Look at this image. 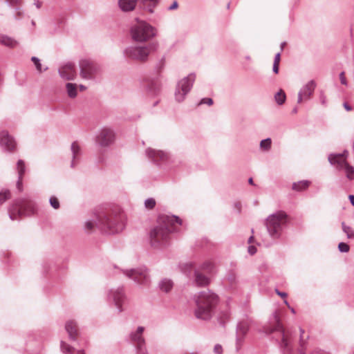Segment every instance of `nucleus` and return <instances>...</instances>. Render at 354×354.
I'll use <instances>...</instances> for the list:
<instances>
[{
	"mask_svg": "<svg viewBox=\"0 0 354 354\" xmlns=\"http://www.w3.org/2000/svg\"><path fill=\"white\" fill-rule=\"evenodd\" d=\"M6 3L10 6H15L20 5L23 0H5Z\"/></svg>",
	"mask_w": 354,
	"mask_h": 354,
	"instance_id": "nucleus-43",
	"label": "nucleus"
},
{
	"mask_svg": "<svg viewBox=\"0 0 354 354\" xmlns=\"http://www.w3.org/2000/svg\"><path fill=\"white\" fill-rule=\"evenodd\" d=\"M257 248L254 245H250L248 247V252L251 254V255H253L256 252H257Z\"/></svg>",
	"mask_w": 354,
	"mask_h": 354,
	"instance_id": "nucleus-50",
	"label": "nucleus"
},
{
	"mask_svg": "<svg viewBox=\"0 0 354 354\" xmlns=\"http://www.w3.org/2000/svg\"><path fill=\"white\" fill-rule=\"evenodd\" d=\"M115 140L114 131L107 127L102 128L95 138L96 144L101 147H107L111 145Z\"/></svg>",
	"mask_w": 354,
	"mask_h": 354,
	"instance_id": "nucleus-15",
	"label": "nucleus"
},
{
	"mask_svg": "<svg viewBox=\"0 0 354 354\" xmlns=\"http://www.w3.org/2000/svg\"><path fill=\"white\" fill-rule=\"evenodd\" d=\"M310 354H329V353L324 351H322V350L315 349L313 351H312L310 353Z\"/></svg>",
	"mask_w": 354,
	"mask_h": 354,
	"instance_id": "nucleus-51",
	"label": "nucleus"
},
{
	"mask_svg": "<svg viewBox=\"0 0 354 354\" xmlns=\"http://www.w3.org/2000/svg\"><path fill=\"white\" fill-rule=\"evenodd\" d=\"M174 283L171 279L165 278L160 281L158 283L159 289L165 293L169 292L173 288Z\"/></svg>",
	"mask_w": 354,
	"mask_h": 354,
	"instance_id": "nucleus-27",
	"label": "nucleus"
},
{
	"mask_svg": "<svg viewBox=\"0 0 354 354\" xmlns=\"http://www.w3.org/2000/svg\"><path fill=\"white\" fill-rule=\"evenodd\" d=\"M156 29L145 21H138L131 28L132 39L137 42H145L156 36Z\"/></svg>",
	"mask_w": 354,
	"mask_h": 354,
	"instance_id": "nucleus-8",
	"label": "nucleus"
},
{
	"mask_svg": "<svg viewBox=\"0 0 354 354\" xmlns=\"http://www.w3.org/2000/svg\"><path fill=\"white\" fill-rule=\"evenodd\" d=\"M71 151L72 153L71 167L75 168L78 165L81 156V148L77 142H73L71 144Z\"/></svg>",
	"mask_w": 354,
	"mask_h": 354,
	"instance_id": "nucleus-21",
	"label": "nucleus"
},
{
	"mask_svg": "<svg viewBox=\"0 0 354 354\" xmlns=\"http://www.w3.org/2000/svg\"><path fill=\"white\" fill-rule=\"evenodd\" d=\"M351 203L354 206V195H350L348 196Z\"/></svg>",
	"mask_w": 354,
	"mask_h": 354,
	"instance_id": "nucleus-59",
	"label": "nucleus"
},
{
	"mask_svg": "<svg viewBox=\"0 0 354 354\" xmlns=\"http://www.w3.org/2000/svg\"><path fill=\"white\" fill-rule=\"evenodd\" d=\"M286 99V94L283 90H279L275 95H274V100L277 104L282 105Z\"/></svg>",
	"mask_w": 354,
	"mask_h": 354,
	"instance_id": "nucleus-33",
	"label": "nucleus"
},
{
	"mask_svg": "<svg viewBox=\"0 0 354 354\" xmlns=\"http://www.w3.org/2000/svg\"><path fill=\"white\" fill-rule=\"evenodd\" d=\"M338 249L341 252H348L350 247L347 243L341 242L338 244Z\"/></svg>",
	"mask_w": 354,
	"mask_h": 354,
	"instance_id": "nucleus-41",
	"label": "nucleus"
},
{
	"mask_svg": "<svg viewBox=\"0 0 354 354\" xmlns=\"http://www.w3.org/2000/svg\"><path fill=\"white\" fill-rule=\"evenodd\" d=\"M77 354H85V353L83 350H80L77 351Z\"/></svg>",
	"mask_w": 354,
	"mask_h": 354,
	"instance_id": "nucleus-63",
	"label": "nucleus"
},
{
	"mask_svg": "<svg viewBox=\"0 0 354 354\" xmlns=\"http://www.w3.org/2000/svg\"><path fill=\"white\" fill-rule=\"evenodd\" d=\"M24 15L23 12L20 10V8H17L15 10V13L14 15V17L15 19L18 20L20 19Z\"/></svg>",
	"mask_w": 354,
	"mask_h": 354,
	"instance_id": "nucleus-46",
	"label": "nucleus"
},
{
	"mask_svg": "<svg viewBox=\"0 0 354 354\" xmlns=\"http://www.w3.org/2000/svg\"><path fill=\"white\" fill-rule=\"evenodd\" d=\"M11 196L8 189H2L0 190V205L8 200Z\"/></svg>",
	"mask_w": 354,
	"mask_h": 354,
	"instance_id": "nucleus-35",
	"label": "nucleus"
},
{
	"mask_svg": "<svg viewBox=\"0 0 354 354\" xmlns=\"http://www.w3.org/2000/svg\"><path fill=\"white\" fill-rule=\"evenodd\" d=\"M123 273L126 277L132 279L139 285L147 286L150 282L148 270L142 266L138 268L125 270Z\"/></svg>",
	"mask_w": 354,
	"mask_h": 354,
	"instance_id": "nucleus-13",
	"label": "nucleus"
},
{
	"mask_svg": "<svg viewBox=\"0 0 354 354\" xmlns=\"http://www.w3.org/2000/svg\"><path fill=\"white\" fill-rule=\"evenodd\" d=\"M79 68L80 77L86 81H95L101 72L100 65L88 59H80Z\"/></svg>",
	"mask_w": 354,
	"mask_h": 354,
	"instance_id": "nucleus-11",
	"label": "nucleus"
},
{
	"mask_svg": "<svg viewBox=\"0 0 354 354\" xmlns=\"http://www.w3.org/2000/svg\"><path fill=\"white\" fill-rule=\"evenodd\" d=\"M0 145L7 151H13L16 148V142L6 130L0 132Z\"/></svg>",
	"mask_w": 354,
	"mask_h": 354,
	"instance_id": "nucleus-18",
	"label": "nucleus"
},
{
	"mask_svg": "<svg viewBox=\"0 0 354 354\" xmlns=\"http://www.w3.org/2000/svg\"><path fill=\"white\" fill-rule=\"evenodd\" d=\"M340 82L344 85H347V82L344 75V72H342L339 74Z\"/></svg>",
	"mask_w": 354,
	"mask_h": 354,
	"instance_id": "nucleus-49",
	"label": "nucleus"
},
{
	"mask_svg": "<svg viewBox=\"0 0 354 354\" xmlns=\"http://www.w3.org/2000/svg\"><path fill=\"white\" fill-rule=\"evenodd\" d=\"M156 205V201L153 198H149L145 201V207L147 209H152Z\"/></svg>",
	"mask_w": 354,
	"mask_h": 354,
	"instance_id": "nucleus-38",
	"label": "nucleus"
},
{
	"mask_svg": "<svg viewBox=\"0 0 354 354\" xmlns=\"http://www.w3.org/2000/svg\"><path fill=\"white\" fill-rule=\"evenodd\" d=\"M287 223V214L283 211H279L270 215L266 221L267 230L270 236L277 239L281 236L282 231Z\"/></svg>",
	"mask_w": 354,
	"mask_h": 354,
	"instance_id": "nucleus-5",
	"label": "nucleus"
},
{
	"mask_svg": "<svg viewBox=\"0 0 354 354\" xmlns=\"http://www.w3.org/2000/svg\"><path fill=\"white\" fill-rule=\"evenodd\" d=\"M297 111H298L297 108V107H295V108L292 109V113H294V114H295V113H297Z\"/></svg>",
	"mask_w": 354,
	"mask_h": 354,
	"instance_id": "nucleus-61",
	"label": "nucleus"
},
{
	"mask_svg": "<svg viewBox=\"0 0 354 354\" xmlns=\"http://www.w3.org/2000/svg\"><path fill=\"white\" fill-rule=\"evenodd\" d=\"M214 353L216 354H222L223 353V347L221 344H217L214 347Z\"/></svg>",
	"mask_w": 354,
	"mask_h": 354,
	"instance_id": "nucleus-45",
	"label": "nucleus"
},
{
	"mask_svg": "<svg viewBox=\"0 0 354 354\" xmlns=\"http://www.w3.org/2000/svg\"><path fill=\"white\" fill-rule=\"evenodd\" d=\"M60 349L64 354H73L75 348L64 341L60 342Z\"/></svg>",
	"mask_w": 354,
	"mask_h": 354,
	"instance_id": "nucleus-32",
	"label": "nucleus"
},
{
	"mask_svg": "<svg viewBox=\"0 0 354 354\" xmlns=\"http://www.w3.org/2000/svg\"><path fill=\"white\" fill-rule=\"evenodd\" d=\"M311 182L308 180H303L292 183V189L296 192H303L306 190L310 185Z\"/></svg>",
	"mask_w": 354,
	"mask_h": 354,
	"instance_id": "nucleus-28",
	"label": "nucleus"
},
{
	"mask_svg": "<svg viewBox=\"0 0 354 354\" xmlns=\"http://www.w3.org/2000/svg\"><path fill=\"white\" fill-rule=\"evenodd\" d=\"M253 239H254V237L252 236H251L249 239H248V243H251L252 241H253Z\"/></svg>",
	"mask_w": 354,
	"mask_h": 354,
	"instance_id": "nucleus-62",
	"label": "nucleus"
},
{
	"mask_svg": "<svg viewBox=\"0 0 354 354\" xmlns=\"http://www.w3.org/2000/svg\"><path fill=\"white\" fill-rule=\"evenodd\" d=\"M194 283L198 286H205L209 284V279L205 275L200 272L199 270H195L194 271Z\"/></svg>",
	"mask_w": 354,
	"mask_h": 354,
	"instance_id": "nucleus-26",
	"label": "nucleus"
},
{
	"mask_svg": "<svg viewBox=\"0 0 354 354\" xmlns=\"http://www.w3.org/2000/svg\"><path fill=\"white\" fill-rule=\"evenodd\" d=\"M144 331L145 328L143 326H138L129 334V339L135 345L136 354H149L142 335Z\"/></svg>",
	"mask_w": 354,
	"mask_h": 354,
	"instance_id": "nucleus-14",
	"label": "nucleus"
},
{
	"mask_svg": "<svg viewBox=\"0 0 354 354\" xmlns=\"http://www.w3.org/2000/svg\"><path fill=\"white\" fill-rule=\"evenodd\" d=\"M0 44L11 48H14L19 45L18 41L15 39L2 34H0Z\"/></svg>",
	"mask_w": 354,
	"mask_h": 354,
	"instance_id": "nucleus-25",
	"label": "nucleus"
},
{
	"mask_svg": "<svg viewBox=\"0 0 354 354\" xmlns=\"http://www.w3.org/2000/svg\"><path fill=\"white\" fill-rule=\"evenodd\" d=\"M138 0H118V6L123 12H130L135 9Z\"/></svg>",
	"mask_w": 354,
	"mask_h": 354,
	"instance_id": "nucleus-24",
	"label": "nucleus"
},
{
	"mask_svg": "<svg viewBox=\"0 0 354 354\" xmlns=\"http://www.w3.org/2000/svg\"><path fill=\"white\" fill-rule=\"evenodd\" d=\"M273 319L274 325L265 326L263 328V332L268 335H274L273 338L278 342L283 354H292V348L290 346V341L286 337L284 329L277 313L273 314Z\"/></svg>",
	"mask_w": 354,
	"mask_h": 354,
	"instance_id": "nucleus-4",
	"label": "nucleus"
},
{
	"mask_svg": "<svg viewBox=\"0 0 354 354\" xmlns=\"http://www.w3.org/2000/svg\"><path fill=\"white\" fill-rule=\"evenodd\" d=\"M206 104L209 106H211L213 104V100L209 97H204L201 100V102L199 103V104Z\"/></svg>",
	"mask_w": 354,
	"mask_h": 354,
	"instance_id": "nucleus-44",
	"label": "nucleus"
},
{
	"mask_svg": "<svg viewBox=\"0 0 354 354\" xmlns=\"http://www.w3.org/2000/svg\"><path fill=\"white\" fill-rule=\"evenodd\" d=\"M125 226V215L120 208L95 214L84 223V230L90 233L95 227L107 234L121 232Z\"/></svg>",
	"mask_w": 354,
	"mask_h": 354,
	"instance_id": "nucleus-1",
	"label": "nucleus"
},
{
	"mask_svg": "<svg viewBox=\"0 0 354 354\" xmlns=\"http://www.w3.org/2000/svg\"><path fill=\"white\" fill-rule=\"evenodd\" d=\"M185 354H199V353H196V352H192V353H186Z\"/></svg>",
	"mask_w": 354,
	"mask_h": 354,
	"instance_id": "nucleus-64",
	"label": "nucleus"
},
{
	"mask_svg": "<svg viewBox=\"0 0 354 354\" xmlns=\"http://www.w3.org/2000/svg\"><path fill=\"white\" fill-rule=\"evenodd\" d=\"M106 298L108 302L113 304L116 308L118 313L124 310L123 304L126 301L127 296L122 286L109 289L106 292Z\"/></svg>",
	"mask_w": 354,
	"mask_h": 354,
	"instance_id": "nucleus-12",
	"label": "nucleus"
},
{
	"mask_svg": "<svg viewBox=\"0 0 354 354\" xmlns=\"http://www.w3.org/2000/svg\"><path fill=\"white\" fill-rule=\"evenodd\" d=\"M65 329L71 341H75L79 335L77 324L74 320H68L65 324Z\"/></svg>",
	"mask_w": 354,
	"mask_h": 354,
	"instance_id": "nucleus-20",
	"label": "nucleus"
},
{
	"mask_svg": "<svg viewBox=\"0 0 354 354\" xmlns=\"http://www.w3.org/2000/svg\"><path fill=\"white\" fill-rule=\"evenodd\" d=\"M348 154V152L346 150L339 153H330L328 160L336 169L344 171L346 179L351 181L354 179V167L350 165L346 160Z\"/></svg>",
	"mask_w": 354,
	"mask_h": 354,
	"instance_id": "nucleus-7",
	"label": "nucleus"
},
{
	"mask_svg": "<svg viewBox=\"0 0 354 354\" xmlns=\"http://www.w3.org/2000/svg\"><path fill=\"white\" fill-rule=\"evenodd\" d=\"M249 326V322L247 320L240 322L236 327V335L245 336L248 333Z\"/></svg>",
	"mask_w": 354,
	"mask_h": 354,
	"instance_id": "nucleus-29",
	"label": "nucleus"
},
{
	"mask_svg": "<svg viewBox=\"0 0 354 354\" xmlns=\"http://www.w3.org/2000/svg\"><path fill=\"white\" fill-rule=\"evenodd\" d=\"M156 44H151L148 46L132 45L124 48L123 53L127 59L139 62H146L152 50L157 47Z\"/></svg>",
	"mask_w": 354,
	"mask_h": 354,
	"instance_id": "nucleus-9",
	"label": "nucleus"
},
{
	"mask_svg": "<svg viewBox=\"0 0 354 354\" xmlns=\"http://www.w3.org/2000/svg\"><path fill=\"white\" fill-rule=\"evenodd\" d=\"M178 6V3L176 1H174L172 4L168 8L169 10L176 9Z\"/></svg>",
	"mask_w": 354,
	"mask_h": 354,
	"instance_id": "nucleus-52",
	"label": "nucleus"
},
{
	"mask_svg": "<svg viewBox=\"0 0 354 354\" xmlns=\"http://www.w3.org/2000/svg\"><path fill=\"white\" fill-rule=\"evenodd\" d=\"M276 293L282 298H286L287 297V294L284 292H280L278 289L275 290Z\"/></svg>",
	"mask_w": 354,
	"mask_h": 354,
	"instance_id": "nucleus-53",
	"label": "nucleus"
},
{
	"mask_svg": "<svg viewBox=\"0 0 354 354\" xmlns=\"http://www.w3.org/2000/svg\"><path fill=\"white\" fill-rule=\"evenodd\" d=\"M196 78V73H191L178 81L174 91V99L177 102L181 103L186 99L193 87Z\"/></svg>",
	"mask_w": 354,
	"mask_h": 354,
	"instance_id": "nucleus-10",
	"label": "nucleus"
},
{
	"mask_svg": "<svg viewBox=\"0 0 354 354\" xmlns=\"http://www.w3.org/2000/svg\"><path fill=\"white\" fill-rule=\"evenodd\" d=\"M32 62L34 63L36 69L38 72L41 73L43 71H46L48 68H45L44 69H42L41 64L40 62V59L37 58V57H31Z\"/></svg>",
	"mask_w": 354,
	"mask_h": 354,
	"instance_id": "nucleus-36",
	"label": "nucleus"
},
{
	"mask_svg": "<svg viewBox=\"0 0 354 354\" xmlns=\"http://www.w3.org/2000/svg\"><path fill=\"white\" fill-rule=\"evenodd\" d=\"M49 203H50V206L53 208H54L55 209H58L59 208V207H60L59 201L54 196L50 197V198H49Z\"/></svg>",
	"mask_w": 354,
	"mask_h": 354,
	"instance_id": "nucleus-37",
	"label": "nucleus"
},
{
	"mask_svg": "<svg viewBox=\"0 0 354 354\" xmlns=\"http://www.w3.org/2000/svg\"><path fill=\"white\" fill-rule=\"evenodd\" d=\"M58 72L61 77L66 80H73L77 75L75 64L71 62L61 66Z\"/></svg>",
	"mask_w": 354,
	"mask_h": 354,
	"instance_id": "nucleus-19",
	"label": "nucleus"
},
{
	"mask_svg": "<svg viewBox=\"0 0 354 354\" xmlns=\"http://www.w3.org/2000/svg\"><path fill=\"white\" fill-rule=\"evenodd\" d=\"M230 313L228 310L225 312H223L221 313V315L219 316L220 322L222 324H224L225 321H227L230 319Z\"/></svg>",
	"mask_w": 354,
	"mask_h": 354,
	"instance_id": "nucleus-39",
	"label": "nucleus"
},
{
	"mask_svg": "<svg viewBox=\"0 0 354 354\" xmlns=\"http://www.w3.org/2000/svg\"><path fill=\"white\" fill-rule=\"evenodd\" d=\"M319 100L322 105L326 106L327 104V98L324 92L320 93Z\"/></svg>",
	"mask_w": 354,
	"mask_h": 354,
	"instance_id": "nucleus-47",
	"label": "nucleus"
},
{
	"mask_svg": "<svg viewBox=\"0 0 354 354\" xmlns=\"http://www.w3.org/2000/svg\"><path fill=\"white\" fill-rule=\"evenodd\" d=\"M343 232L346 234L348 239H354V230L350 226L346 225L344 222L342 223Z\"/></svg>",
	"mask_w": 354,
	"mask_h": 354,
	"instance_id": "nucleus-34",
	"label": "nucleus"
},
{
	"mask_svg": "<svg viewBox=\"0 0 354 354\" xmlns=\"http://www.w3.org/2000/svg\"><path fill=\"white\" fill-rule=\"evenodd\" d=\"M194 301L196 307L194 310L195 317L198 319L209 320L214 314L218 304V296L211 290H204L194 295Z\"/></svg>",
	"mask_w": 354,
	"mask_h": 354,
	"instance_id": "nucleus-3",
	"label": "nucleus"
},
{
	"mask_svg": "<svg viewBox=\"0 0 354 354\" xmlns=\"http://www.w3.org/2000/svg\"><path fill=\"white\" fill-rule=\"evenodd\" d=\"M35 212L36 205L35 203L27 198L15 200L8 210L11 220H16L21 216L32 215Z\"/></svg>",
	"mask_w": 354,
	"mask_h": 354,
	"instance_id": "nucleus-6",
	"label": "nucleus"
},
{
	"mask_svg": "<svg viewBox=\"0 0 354 354\" xmlns=\"http://www.w3.org/2000/svg\"><path fill=\"white\" fill-rule=\"evenodd\" d=\"M234 207L236 209L238 212H241V205L240 203H234Z\"/></svg>",
	"mask_w": 354,
	"mask_h": 354,
	"instance_id": "nucleus-57",
	"label": "nucleus"
},
{
	"mask_svg": "<svg viewBox=\"0 0 354 354\" xmlns=\"http://www.w3.org/2000/svg\"><path fill=\"white\" fill-rule=\"evenodd\" d=\"M272 71L276 74L279 73V64L273 63Z\"/></svg>",
	"mask_w": 354,
	"mask_h": 354,
	"instance_id": "nucleus-55",
	"label": "nucleus"
},
{
	"mask_svg": "<svg viewBox=\"0 0 354 354\" xmlns=\"http://www.w3.org/2000/svg\"><path fill=\"white\" fill-rule=\"evenodd\" d=\"M272 146V140L270 138L263 139L260 142V149L265 152L269 151Z\"/></svg>",
	"mask_w": 354,
	"mask_h": 354,
	"instance_id": "nucleus-31",
	"label": "nucleus"
},
{
	"mask_svg": "<svg viewBox=\"0 0 354 354\" xmlns=\"http://www.w3.org/2000/svg\"><path fill=\"white\" fill-rule=\"evenodd\" d=\"M244 337L245 336L237 335H236V351H239L240 348H241V346H242L243 342Z\"/></svg>",
	"mask_w": 354,
	"mask_h": 354,
	"instance_id": "nucleus-42",
	"label": "nucleus"
},
{
	"mask_svg": "<svg viewBox=\"0 0 354 354\" xmlns=\"http://www.w3.org/2000/svg\"><path fill=\"white\" fill-rule=\"evenodd\" d=\"M79 88H80V91H84V90L86 89V87L84 85H82V84H80L79 86Z\"/></svg>",
	"mask_w": 354,
	"mask_h": 354,
	"instance_id": "nucleus-60",
	"label": "nucleus"
},
{
	"mask_svg": "<svg viewBox=\"0 0 354 354\" xmlns=\"http://www.w3.org/2000/svg\"><path fill=\"white\" fill-rule=\"evenodd\" d=\"M66 89L69 97L75 98L77 95V84L73 83H67Z\"/></svg>",
	"mask_w": 354,
	"mask_h": 354,
	"instance_id": "nucleus-30",
	"label": "nucleus"
},
{
	"mask_svg": "<svg viewBox=\"0 0 354 354\" xmlns=\"http://www.w3.org/2000/svg\"><path fill=\"white\" fill-rule=\"evenodd\" d=\"M281 53H278L274 56V63L279 64Z\"/></svg>",
	"mask_w": 354,
	"mask_h": 354,
	"instance_id": "nucleus-54",
	"label": "nucleus"
},
{
	"mask_svg": "<svg viewBox=\"0 0 354 354\" xmlns=\"http://www.w3.org/2000/svg\"><path fill=\"white\" fill-rule=\"evenodd\" d=\"M344 109L347 111H349L351 110V106H349L348 104H347L346 102L344 103Z\"/></svg>",
	"mask_w": 354,
	"mask_h": 354,
	"instance_id": "nucleus-58",
	"label": "nucleus"
},
{
	"mask_svg": "<svg viewBox=\"0 0 354 354\" xmlns=\"http://www.w3.org/2000/svg\"><path fill=\"white\" fill-rule=\"evenodd\" d=\"M158 225L149 233L151 245L154 248H162L167 245L170 234L176 230V225H182V220L174 215L161 214L158 218Z\"/></svg>",
	"mask_w": 354,
	"mask_h": 354,
	"instance_id": "nucleus-2",
	"label": "nucleus"
},
{
	"mask_svg": "<svg viewBox=\"0 0 354 354\" xmlns=\"http://www.w3.org/2000/svg\"><path fill=\"white\" fill-rule=\"evenodd\" d=\"M159 0H138L139 6L149 13H153L154 9L158 4Z\"/></svg>",
	"mask_w": 354,
	"mask_h": 354,
	"instance_id": "nucleus-22",
	"label": "nucleus"
},
{
	"mask_svg": "<svg viewBox=\"0 0 354 354\" xmlns=\"http://www.w3.org/2000/svg\"><path fill=\"white\" fill-rule=\"evenodd\" d=\"M17 169L19 175L18 180L17 182V187L19 192H21L23 189L22 178L26 169L25 163L22 160H18L17 163Z\"/></svg>",
	"mask_w": 354,
	"mask_h": 354,
	"instance_id": "nucleus-23",
	"label": "nucleus"
},
{
	"mask_svg": "<svg viewBox=\"0 0 354 354\" xmlns=\"http://www.w3.org/2000/svg\"><path fill=\"white\" fill-rule=\"evenodd\" d=\"M317 86V84L315 80H310L300 88L298 92L297 103L301 104L303 102L309 100Z\"/></svg>",
	"mask_w": 354,
	"mask_h": 354,
	"instance_id": "nucleus-16",
	"label": "nucleus"
},
{
	"mask_svg": "<svg viewBox=\"0 0 354 354\" xmlns=\"http://www.w3.org/2000/svg\"><path fill=\"white\" fill-rule=\"evenodd\" d=\"M304 343L303 340L301 339H300V346L298 348L297 354H305L306 353V348H304Z\"/></svg>",
	"mask_w": 354,
	"mask_h": 354,
	"instance_id": "nucleus-48",
	"label": "nucleus"
},
{
	"mask_svg": "<svg viewBox=\"0 0 354 354\" xmlns=\"http://www.w3.org/2000/svg\"><path fill=\"white\" fill-rule=\"evenodd\" d=\"M213 268V265L209 261H205L201 266V269L207 272H211Z\"/></svg>",
	"mask_w": 354,
	"mask_h": 354,
	"instance_id": "nucleus-40",
	"label": "nucleus"
},
{
	"mask_svg": "<svg viewBox=\"0 0 354 354\" xmlns=\"http://www.w3.org/2000/svg\"><path fill=\"white\" fill-rule=\"evenodd\" d=\"M146 155L150 160L157 164L165 163L170 160L171 158V155L166 151L151 148L146 149Z\"/></svg>",
	"mask_w": 354,
	"mask_h": 354,
	"instance_id": "nucleus-17",
	"label": "nucleus"
},
{
	"mask_svg": "<svg viewBox=\"0 0 354 354\" xmlns=\"http://www.w3.org/2000/svg\"><path fill=\"white\" fill-rule=\"evenodd\" d=\"M41 2L39 0H35L34 5L36 6L37 8L39 9L41 7Z\"/></svg>",
	"mask_w": 354,
	"mask_h": 354,
	"instance_id": "nucleus-56",
	"label": "nucleus"
}]
</instances>
